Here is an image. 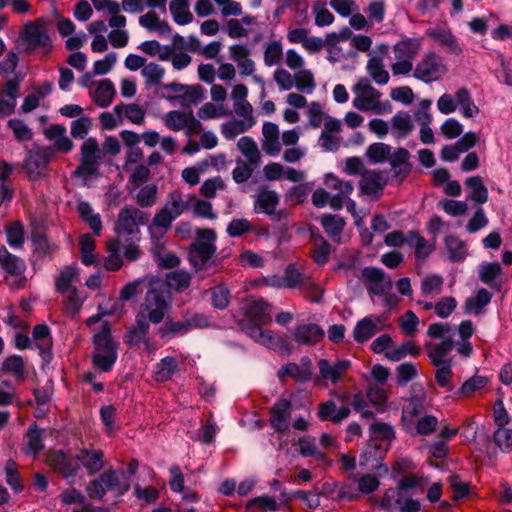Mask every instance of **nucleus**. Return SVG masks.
I'll return each mask as SVG.
<instances>
[{
    "mask_svg": "<svg viewBox=\"0 0 512 512\" xmlns=\"http://www.w3.org/2000/svg\"><path fill=\"white\" fill-rule=\"evenodd\" d=\"M237 146L252 165L259 164L260 153L253 138L249 136H243L238 140Z\"/></svg>",
    "mask_w": 512,
    "mask_h": 512,
    "instance_id": "nucleus-40",
    "label": "nucleus"
},
{
    "mask_svg": "<svg viewBox=\"0 0 512 512\" xmlns=\"http://www.w3.org/2000/svg\"><path fill=\"white\" fill-rule=\"evenodd\" d=\"M453 346V339L451 337H447L438 344L427 342L425 344V349L428 351V357L431 363L436 367H440L447 363L452 364V360L446 359V356L452 351Z\"/></svg>",
    "mask_w": 512,
    "mask_h": 512,
    "instance_id": "nucleus-18",
    "label": "nucleus"
},
{
    "mask_svg": "<svg viewBox=\"0 0 512 512\" xmlns=\"http://www.w3.org/2000/svg\"><path fill=\"white\" fill-rule=\"evenodd\" d=\"M121 246L119 240H109L107 242L109 255L104 260V268L107 271L115 272L121 269L123 265V260L120 256Z\"/></svg>",
    "mask_w": 512,
    "mask_h": 512,
    "instance_id": "nucleus-33",
    "label": "nucleus"
},
{
    "mask_svg": "<svg viewBox=\"0 0 512 512\" xmlns=\"http://www.w3.org/2000/svg\"><path fill=\"white\" fill-rule=\"evenodd\" d=\"M20 38L25 45L24 50L28 54L36 50H41L42 53L48 54L53 49L51 37L36 22H27L20 31Z\"/></svg>",
    "mask_w": 512,
    "mask_h": 512,
    "instance_id": "nucleus-5",
    "label": "nucleus"
},
{
    "mask_svg": "<svg viewBox=\"0 0 512 512\" xmlns=\"http://www.w3.org/2000/svg\"><path fill=\"white\" fill-rule=\"evenodd\" d=\"M493 442L503 453L512 451V429L497 428L493 433Z\"/></svg>",
    "mask_w": 512,
    "mask_h": 512,
    "instance_id": "nucleus-46",
    "label": "nucleus"
},
{
    "mask_svg": "<svg viewBox=\"0 0 512 512\" xmlns=\"http://www.w3.org/2000/svg\"><path fill=\"white\" fill-rule=\"evenodd\" d=\"M177 369V361L173 357L167 356L157 364L156 375L160 380L166 381L173 377Z\"/></svg>",
    "mask_w": 512,
    "mask_h": 512,
    "instance_id": "nucleus-53",
    "label": "nucleus"
},
{
    "mask_svg": "<svg viewBox=\"0 0 512 512\" xmlns=\"http://www.w3.org/2000/svg\"><path fill=\"white\" fill-rule=\"evenodd\" d=\"M370 432L373 435L371 439H377V441L388 442L395 437L393 428L382 422H375L370 425Z\"/></svg>",
    "mask_w": 512,
    "mask_h": 512,
    "instance_id": "nucleus-57",
    "label": "nucleus"
},
{
    "mask_svg": "<svg viewBox=\"0 0 512 512\" xmlns=\"http://www.w3.org/2000/svg\"><path fill=\"white\" fill-rule=\"evenodd\" d=\"M26 436L28 438L26 452L38 455L44 448L41 429L34 423L28 428Z\"/></svg>",
    "mask_w": 512,
    "mask_h": 512,
    "instance_id": "nucleus-42",
    "label": "nucleus"
},
{
    "mask_svg": "<svg viewBox=\"0 0 512 512\" xmlns=\"http://www.w3.org/2000/svg\"><path fill=\"white\" fill-rule=\"evenodd\" d=\"M164 74L165 69L154 62L145 65L141 71V75L145 78V84L148 87L160 84Z\"/></svg>",
    "mask_w": 512,
    "mask_h": 512,
    "instance_id": "nucleus-43",
    "label": "nucleus"
},
{
    "mask_svg": "<svg viewBox=\"0 0 512 512\" xmlns=\"http://www.w3.org/2000/svg\"><path fill=\"white\" fill-rule=\"evenodd\" d=\"M383 322L382 316L369 315L359 320L353 329V339L359 344L370 340L376 333L381 331L378 324Z\"/></svg>",
    "mask_w": 512,
    "mask_h": 512,
    "instance_id": "nucleus-12",
    "label": "nucleus"
},
{
    "mask_svg": "<svg viewBox=\"0 0 512 512\" xmlns=\"http://www.w3.org/2000/svg\"><path fill=\"white\" fill-rule=\"evenodd\" d=\"M0 266L12 276H20L26 268L24 260L10 253L5 246L0 248Z\"/></svg>",
    "mask_w": 512,
    "mask_h": 512,
    "instance_id": "nucleus-23",
    "label": "nucleus"
},
{
    "mask_svg": "<svg viewBox=\"0 0 512 512\" xmlns=\"http://www.w3.org/2000/svg\"><path fill=\"white\" fill-rule=\"evenodd\" d=\"M150 321L145 319L143 313H137L135 325H133L124 335V343L137 347L142 343L148 344L147 335L150 330Z\"/></svg>",
    "mask_w": 512,
    "mask_h": 512,
    "instance_id": "nucleus-17",
    "label": "nucleus"
},
{
    "mask_svg": "<svg viewBox=\"0 0 512 512\" xmlns=\"http://www.w3.org/2000/svg\"><path fill=\"white\" fill-rule=\"evenodd\" d=\"M411 154L403 147H399L391 152L388 159L391 169L393 170V176L398 178L400 182L412 172L413 163L410 162Z\"/></svg>",
    "mask_w": 512,
    "mask_h": 512,
    "instance_id": "nucleus-14",
    "label": "nucleus"
},
{
    "mask_svg": "<svg viewBox=\"0 0 512 512\" xmlns=\"http://www.w3.org/2000/svg\"><path fill=\"white\" fill-rule=\"evenodd\" d=\"M2 370L5 372H13L18 379L24 378V361L19 355H11L7 357L3 364Z\"/></svg>",
    "mask_w": 512,
    "mask_h": 512,
    "instance_id": "nucleus-61",
    "label": "nucleus"
},
{
    "mask_svg": "<svg viewBox=\"0 0 512 512\" xmlns=\"http://www.w3.org/2000/svg\"><path fill=\"white\" fill-rule=\"evenodd\" d=\"M224 257L216 255V245L213 243L192 242L188 248V259L195 271H206L212 265L221 264Z\"/></svg>",
    "mask_w": 512,
    "mask_h": 512,
    "instance_id": "nucleus-6",
    "label": "nucleus"
},
{
    "mask_svg": "<svg viewBox=\"0 0 512 512\" xmlns=\"http://www.w3.org/2000/svg\"><path fill=\"white\" fill-rule=\"evenodd\" d=\"M385 183H381L380 175L374 171H367L359 181L360 194L371 196L383 190Z\"/></svg>",
    "mask_w": 512,
    "mask_h": 512,
    "instance_id": "nucleus-31",
    "label": "nucleus"
},
{
    "mask_svg": "<svg viewBox=\"0 0 512 512\" xmlns=\"http://www.w3.org/2000/svg\"><path fill=\"white\" fill-rule=\"evenodd\" d=\"M77 276V271L75 268L71 266L65 267L64 270H62L57 277L55 281V288L56 291L64 294L68 292L73 286H71V282L73 279Z\"/></svg>",
    "mask_w": 512,
    "mask_h": 512,
    "instance_id": "nucleus-52",
    "label": "nucleus"
},
{
    "mask_svg": "<svg viewBox=\"0 0 512 512\" xmlns=\"http://www.w3.org/2000/svg\"><path fill=\"white\" fill-rule=\"evenodd\" d=\"M50 160V156L41 150L28 151L23 163V168L27 173L28 179L32 182L38 181L42 177V171L46 169Z\"/></svg>",
    "mask_w": 512,
    "mask_h": 512,
    "instance_id": "nucleus-11",
    "label": "nucleus"
},
{
    "mask_svg": "<svg viewBox=\"0 0 512 512\" xmlns=\"http://www.w3.org/2000/svg\"><path fill=\"white\" fill-rule=\"evenodd\" d=\"M451 262H461L466 258L465 243L455 235H448L444 240Z\"/></svg>",
    "mask_w": 512,
    "mask_h": 512,
    "instance_id": "nucleus-36",
    "label": "nucleus"
},
{
    "mask_svg": "<svg viewBox=\"0 0 512 512\" xmlns=\"http://www.w3.org/2000/svg\"><path fill=\"white\" fill-rule=\"evenodd\" d=\"M78 463L82 464L87 470L89 475H94L102 470L104 467V453L102 450H90V449H80L77 454Z\"/></svg>",
    "mask_w": 512,
    "mask_h": 512,
    "instance_id": "nucleus-22",
    "label": "nucleus"
},
{
    "mask_svg": "<svg viewBox=\"0 0 512 512\" xmlns=\"http://www.w3.org/2000/svg\"><path fill=\"white\" fill-rule=\"evenodd\" d=\"M190 200L194 203L193 213L196 217L214 220L217 215L213 212L212 204L209 201L197 199L194 195H189Z\"/></svg>",
    "mask_w": 512,
    "mask_h": 512,
    "instance_id": "nucleus-56",
    "label": "nucleus"
},
{
    "mask_svg": "<svg viewBox=\"0 0 512 512\" xmlns=\"http://www.w3.org/2000/svg\"><path fill=\"white\" fill-rule=\"evenodd\" d=\"M303 371L297 363L289 362L286 365H283L277 372V377L280 382L284 383L287 377H291L295 379L299 383H306L309 380L306 378H301Z\"/></svg>",
    "mask_w": 512,
    "mask_h": 512,
    "instance_id": "nucleus-47",
    "label": "nucleus"
},
{
    "mask_svg": "<svg viewBox=\"0 0 512 512\" xmlns=\"http://www.w3.org/2000/svg\"><path fill=\"white\" fill-rule=\"evenodd\" d=\"M417 375L416 366L411 362L402 363L396 368L397 383L399 385L407 384L417 377Z\"/></svg>",
    "mask_w": 512,
    "mask_h": 512,
    "instance_id": "nucleus-64",
    "label": "nucleus"
},
{
    "mask_svg": "<svg viewBox=\"0 0 512 512\" xmlns=\"http://www.w3.org/2000/svg\"><path fill=\"white\" fill-rule=\"evenodd\" d=\"M7 243L12 248H21L24 244V229L23 226L18 223L7 225L6 229Z\"/></svg>",
    "mask_w": 512,
    "mask_h": 512,
    "instance_id": "nucleus-50",
    "label": "nucleus"
},
{
    "mask_svg": "<svg viewBox=\"0 0 512 512\" xmlns=\"http://www.w3.org/2000/svg\"><path fill=\"white\" fill-rule=\"evenodd\" d=\"M421 47L419 38H404L393 46V51L397 59L411 60L418 54Z\"/></svg>",
    "mask_w": 512,
    "mask_h": 512,
    "instance_id": "nucleus-25",
    "label": "nucleus"
},
{
    "mask_svg": "<svg viewBox=\"0 0 512 512\" xmlns=\"http://www.w3.org/2000/svg\"><path fill=\"white\" fill-rule=\"evenodd\" d=\"M309 191L308 183L295 185L285 193V201L292 205L303 204L308 198Z\"/></svg>",
    "mask_w": 512,
    "mask_h": 512,
    "instance_id": "nucleus-49",
    "label": "nucleus"
},
{
    "mask_svg": "<svg viewBox=\"0 0 512 512\" xmlns=\"http://www.w3.org/2000/svg\"><path fill=\"white\" fill-rule=\"evenodd\" d=\"M492 299V293L485 288H480L475 297H469L465 301V313L474 312L479 314L483 307L487 306Z\"/></svg>",
    "mask_w": 512,
    "mask_h": 512,
    "instance_id": "nucleus-37",
    "label": "nucleus"
},
{
    "mask_svg": "<svg viewBox=\"0 0 512 512\" xmlns=\"http://www.w3.org/2000/svg\"><path fill=\"white\" fill-rule=\"evenodd\" d=\"M280 203V195L275 190L260 189L253 204L256 214H273Z\"/></svg>",
    "mask_w": 512,
    "mask_h": 512,
    "instance_id": "nucleus-19",
    "label": "nucleus"
},
{
    "mask_svg": "<svg viewBox=\"0 0 512 512\" xmlns=\"http://www.w3.org/2000/svg\"><path fill=\"white\" fill-rule=\"evenodd\" d=\"M245 315L262 326L272 321L270 305L264 299H259L248 305Z\"/></svg>",
    "mask_w": 512,
    "mask_h": 512,
    "instance_id": "nucleus-24",
    "label": "nucleus"
},
{
    "mask_svg": "<svg viewBox=\"0 0 512 512\" xmlns=\"http://www.w3.org/2000/svg\"><path fill=\"white\" fill-rule=\"evenodd\" d=\"M104 157V153L99 147L96 138L89 137L80 148V164L72 172V178H82L88 180L90 177L99 176V166Z\"/></svg>",
    "mask_w": 512,
    "mask_h": 512,
    "instance_id": "nucleus-4",
    "label": "nucleus"
},
{
    "mask_svg": "<svg viewBox=\"0 0 512 512\" xmlns=\"http://www.w3.org/2000/svg\"><path fill=\"white\" fill-rule=\"evenodd\" d=\"M7 126L13 131L17 141H30L33 137L32 130L20 119H10Z\"/></svg>",
    "mask_w": 512,
    "mask_h": 512,
    "instance_id": "nucleus-58",
    "label": "nucleus"
},
{
    "mask_svg": "<svg viewBox=\"0 0 512 512\" xmlns=\"http://www.w3.org/2000/svg\"><path fill=\"white\" fill-rule=\"evenodd\" d=\"M316 239L320 241V245L314 246L311 256L317 265H324L329 260V256L331 253V245L320 234L317 235Z\"/></svg>",
    "mask_w": 512,
    "mask_h": 512,
    "instance_id": "nucleus-48",
    "label": "nucleus"
},
{
    "mask_svg": "<svg viewBox=\"0 0 512 512\" xmlns=\"http://www.w3.org/2000/svg\"><path fill=\"white\" fill-rule=\"evenodd\" d=\"M240 329L251 339H254L256 342H259L261 336L263 335L262 325L257 323L256 321H252L251 318L245 315L243 319H241L238 323Z\"/></svg>",
    "mask_w": 512,
    "mask_h": 512,
    "instance_id": "nucleus-59",
    "label": "nucleus"
},
{
    "mask_svg": "<svg viewBox=\"0 0 512 512\" xmlns=\"http://www.w3.org/2000/svg\"><path fill=\"white\" fill-rule=\"evenodd\" d=\"M159 285H165L166 289H172L177 292L186 290L191 284V275L183 270L169 272L165 281L157 282Z\"/></svg>",
    "mask_w": 512,
    "mask_h": 512,
    "instance_id": "nucleus-26",
    "label": "nucleus"
},
{
    "mask_svg": "<svg viewBox=\"0 0 512 512\" xmlns=\"http://www.w3.org/2000/svg\"><path fill=\"white\" fill-rule=\"evenodd\" d=\"M134 496L138 500L143 501L146 505H153L158 501L160 492L154 486L142 487L136 484L134 486Z\"/></svg>",
    "mask_w": 512,
    "mask_h": 512,
    "instance_id": "nucleus-54",
    "label": "nucleus"
},
{
    "mask_svg": "<svg viewBox=\"0 0 512 512\" xmlns=\"http://www.w3.org/2000/svg\"><path fill=\"white\" fill-rule=\"evenodd\" d=\"M367 292L370 296H382L392 289V280L381 268L367 266L361 270Z\"/></svg>",
    "mask_w": 512,
    "mask_h": 512,
    "instance_id": "nucleus-7",
    "label": "nucleus"
},
{
    "mask_svg": "<svg viewBox=\"0 0 512 512\" xmlns=\"http://www.w3.org/2000/svg\"><path fill=\"white\" fill-rule=\"evenodd\" d=\"M390 443L370 439L364 452L361 455L360 465H365L370 460L379 461L385 457Z\"/></svg>",
    "mask_w": 512,
    "mask_h": 512,
    "instance_id": "nucleus-27",
    "label": "nucleus"
},
{
    "mask_svg": "<svg viewBox=\"0 0 512 512\" xmlns=\"http://www.w3.org/2000/svg\"><path fill=\"white\" fill-rule=\"evenodd\" d=\"M169 10L174 22L178 25H187L193 20L188 0H171Z\"/></svg>",
    "mask_w": 512,
    "mask_h": 512,
    "instance_id": "nucleus-30",
    "label": "nucleus"
},
{
    "mask_svg": "<svg viewBox=\"0 0 512 512\" xmlns=\"http://www.w3.org/2000/svg\"><path fill=\"white\" fill-rule=\"evenodd\" d=\"M94 351L91 355L93 366L103 373L112 371L117 359L119 344L112 337L109 322H103L101 330L92 337Z\"/></svg>",
    "mask_w": 512,
    "mask_h": 512,
    "instance_id": "nucleus-1",
    "label": "nucleus"
},
{
    "mask_svg": "<svg viewBox=\"0 0 512 512\" xmlns=\"http://www.w3.org/2000/svg\"><path fill=\"white\" fill-rule=\"evenodd\" d=\"M116 94L115 86L110 79L101 80L94 92V102L101 108L108 107Z\"/></svg>",
    "mask_w": 512,
    "mask_h": 512,
    "instance_id": "nucleus-28",
    "label": "nucleus"
},
{
    "mask_svg": "<svg viewBox=\"0 0 512 512\" xmlns=\"http://www.w3.org/2000/svg\"><path fill=\"white\" fill-rule=\"evenodd\" d=\"M446 72L445 65L442 63L441 58L434 52H429L417 64L413 76L423 81L424 83H431L437 80L441 74Z\"/></svg>",
    "mask_w": 512,
    "mask_h": 512,
    "instance_id": "nucleus-8",
    "label": "nucleus"
},
{
    "mask_svg": "<svg viewBox=\"0 0 512 512\" xmlns=\"http://www.w3.org/2000/svg\"><path fill=\"white\" fill-rule=\"evenodd\" d=\"M320 223L325 233L332 239L340 238L346 224L343 217L333 214H323Z\"/></svg>",
    "mask_w": 512,
    "mask_h": 512,
    "instance_id": "nucleus-29",
    "label": "nucleus"
},
{
    "mask_svg": "<svg viewBox=\"0 0 512 512\" xmlns=\"http://www.w3.org/2000/svg\"><path fill=\"white\" fill-rule=\"evenodd\" d=\"M257 165L246 163L242 160L237 161V166L232 170V178L237 184L245 183L252 175Z\"/></svg>",
    "mask_w": 512,
    "mask_h": 512,
    "instance_id": "nucleus-63",
    "label": "nucleus"
},
{
    "mask_svg": "<svg viewBox=\"0 0 512 512\" xmlns=\"http://www.w3.org/2000/svg\"><path fill=\"white\" fill-rule=\"evenodd\" d=\"M92 127V120L88 116H82L71 123V136L75 139H84Z\"/></svg>",
    "mask_w": 512,
    "mask_h": 512,
    "instance_id": "nucleus-62",
    "label": "nucleus"
},
{
    "mask_svg": "<svg viewBox=\"0 0 512 512\" xmlns=\"http://www.w3.org/2000/svg\"><path fill=\"white\" fill-rule=\"evenodd\" d=\"M426 35L440 45L445 46L449 53L457 56L462 54V48L450 30L440 27L429 28L426 30Z\"/></svg>",
    "mask_w": 512,
    "mask_h": 512,
    "instance_id": "nucleus-21",
    "label": "nucleus"
},
{
    "mask_svg": "<svg viewBox=\"0 0 512 512\" xmlns=\"http://www.w3.org/2000/svg\"><path fill=\"white\" fill-rule=\"evenodd\" d=\"M165 125L173 131H180L187 127L191 132L198 133L201 129V123L194 116L193 112L185 114L180 111H170L166 114Z\"/></svg>",
    "mask_w": 512,
    "mask_h": 512,
    "instance_id": "nucleus-16",
    "label": "nucleus"
},
{
    "mask_svg": "<svg viewBox=\"0 0 512 512\" xmlns=\"http://www.w3.org/2000/svg\"><path fill=\"white\" fill-rule=\"evenodd\" d=\"M292 335L298 345L313 346L324 338L325 332L318 324L303 323L295 327Z\"/></svg>",
    "mask_w": 512,
    "mask_h": 512,
    "instance_id": "nucleus-15",
    "label": "nucleus"
},
{
    "mask_svg": "<svg viewBox=\"0 0 512 512\" xmlns=\"http://www.w3.org/2000/svg\"><path fill=\"white\" fill-rule=\"evenodd\" d=\"M205 97V89L199 85H187L183 94L177 96L182 100V106L189 104H198Z\"/></svg>",
    "mask_w": 512,
    "mask_h": 512,
    "instance_id": "nucleus-45",
    "label": "nucleus"
},
{
    "mask_svg": "<svg viewBox=\"0 0 512 512\" xmlns=\"http://www.w3.org/2000/svg\"><path fill=\"white\" fill-rule=\"evenodd\" d=\"M291 402L287 399H278L270 409V426L275 432L284 434L289 431L291 420Z\"/></svg>",
    "mask_w": 512,
    "mask_h": 512,
    "instance_id": "nucleus-10",
    "label": "nucleus"
},
{
    "mask_svg": "<svg viewBox=\"0 0 512 512\" xmlns=\"http://www.w3.org/2000/svg\"><path fill=\"white\" fill-rule=\"evenodd\" d=\"M211 304L215 309L224 310L230 302V291L224 285H217L210 289Z\"/></svg>",
    "mask_w": 512,
    "mask_h": 512,
    "instance_id": "nucleus-44",
    "label": "nucleus"
},
{
    "mask_svg": "<svg viewBox=\"0 0 512 512\" xmlns=\"http://www.w3.org/2000/svg\"><path fill=\"white\" fill-rule=\"evenodd\" d=\"M49 465L66 479L76 476L80 469L77 457L72 458L62 450L55 451L49 456Z\"/></svg>",
    "mask_w": 512,
    "mask_h": 512,
    "instance_id": "nucleus-13",
    "label": "nucleus"
},
{
    "mask_svg": "<svg viewBox=\"0 0 512 512\" xmlns=\"http://www.w3.org/2000/svg\"><path fill=\"white\" fill-rule=\"evenodd\" d=\"M456 102L462 108V115L466 118H472L479 113L478 106L473 102L470 92L467 88L462 87L455 94Z\"/></svg>",
    "mask_w": 512,
    "mask_h": 512,
    "instance_id": "nucleus-38",
    "label": "nucleus"
},
{
    "mask_svg": "<svg viewBox=\"0 0 512 512\" xmlns=\"http://www.w3.org/2000/svg\"><path fill=\"white\" fill-rule=\"evenodd\" d=\"M392 147L389 144L376 142L371 144L367 151L366 156L374 163H383L390 157Z\"/></svg>",
    "mask_w": 512,
    "mask_h": 512,
    "instance_id": "nucleus-41",
    "label": "nucleus"
},
{
    "mask_svg": "<svg viewBox=\"0 0 512 512\" xmlns=\"http://www.w3.org/2000/svg\"><path fill=\"white\" fill-rule=\"evenodd\" d=\"M114 232L116 238L112 240H119L120 245H122V242H128L130 239H141L140 228L136 227V222H134L132 214L129 213L128 205L120 210L114 225Z\"/></svg>",
    "mask_w": 512,
    "mask_h": 512,
    "instance_id": "nucleus-9",
    "label": "nucleus"
},
{
    "mask_svg": "<svg viewBox=\"0 0 512 512\" xmlns=\"http://www.w3.org/2000/svg\"><path fill=\"white\" fill-rule=\"evenodd\" d=\"M171 305V291L166 289L165 285L150 282L144 303L141 304L138 313H143L145 319L149 320L152 324H160L165 319V315L171 308Z\"/></svg>",
    "mask_w": 512,
    "mask_h": 512,
    "instance_id": "nucleus-3",
    "label": "nucleus"
},
{
    "mask_svg": "<svg viewBox=\"0 0 512 512\" xmlns=\"http://www.w3.org/2000/svg\"><path fill=\"white\" fill-rule=\"evenodd\" d=\"M452 376V364L447 363L446 365L437 367L435 372V381L439 387L445 388L448 392H451L454 389Z\"/></svg>",
    "mask_w": 512,
    "mask_h": 512,
    "instance_id": "nucleus-55",
    "label": "nucleus"
},
{
    "mask_svg": "<svg viewBox=\"0 0 512 512\" xmlns=\"http://www.w3.org/2000/svg\"><path fill=\"white\" fill-rule=\"evenodd\" d=\"M351 366V361L347 359L337 360L334 365H331L328 359H320L318 361V368L320 376L324 380H329L333 384H336L342 374L349 369Z\"/></svg>",
    "mask_w": 512,
    "mask_h": 512,
    "instance_id": "nucleus-20",
    "label": "nucleus"
},
{
    "mask_svg": "<svg viewBox=\"0 0 512 512\" xmlns=\"http://www.w3.org/2000/svg\"><path fill=\"white\" fill-rule=\"evenodd\" d=\"M467 187L471 189L470 199L478 204H484L488 201V189L483 184L480 176L468 177L465 181Z\"/></svg>",
    "mask_w": 512,
    "mask_h": 512,
    "instance_id": "nucleus-35",
    "label": "nucleus"
},
{
    "mask_svg": "<svg viewBox=\"0 0 512 512\" xmlns=\"http://www.w3.org/2000/svg\"><path fill=\"white\" fill-rule=\"evenodd\" d=\"M162 322V325L157 329V334L166 341L184 336L192 330L206 329L212 325L210 318L205 313L195 312L190 309L183 313L181 320H174L168 316Z\"/></svg>",
    "mask_w": 512,
    "mask_h": 512,
    "instance_id": "nucleus-2",
    "label": "nucleus"
},
{
    "mask_svg": "<svg viewBox=\"0 0 512 512\" xmlns=\"http://www.w3.org/2000/svg\"><path fill=\"white\" fill-rule=\"evenodd\" d=\"M502 272L498 262L484 263L479 271V279L484 284H491Z\"/></svg>",
    "mask_w": 512,
    "mask_h": 512,
    "instance_id": "nucleus-60",
    "label": "nucleus"
},
{
    "mask_svg": "<svg viewBox=\"0 0 512 512\" xmlns=\"http://www.w3.org/2000/svg\"><path fill=\"white\" fill-rule=\"evenodd\" d=\"M367 71L372 79L379 85L388 83L390 76L383 65V59L380 56H373L367 62Z\"/></svg>",
    "mask_w": 512,
    "mask_h": 512,
    "instance_id": "nucleus-34",
    "label": "nucleus"
},
{
    "mask_svg": "<svg viewBox=\"0 0 512 512\" xmlns=\"http://www.w3.org/2000/svg\"><path fill=\"white\" fill-rule=\"evenodd\" d=\"M488 379L484 376L475 375L467 379L456 392L459 396H470L472 393L484 388Z\"/></svg>",
    "mask_w": 512,
    "mask_h": 512,
    "instance_id": "nucleus-51",
    "label": "nucleus"
},
{
    "mask_svg": "<svg viewBox=\"0 0 512 512\" xmlns=\"http://www.w3.org/2000/svg\"><path fill=\"white\" fill-rule=\"evenodd\" d=\"M393 129L397 130L398 138H406L414 129L410 115L405 111L397 112L391 119Z\"/></svg>",
    "mask_w": 512,
    "mask_h": 512,
    "instance_id": "nucleus-39",
    "label": "nucleus"
},
{
    "mask_svg": "<svg viewBox=\"0 0 512 512\" xmlns=\"http://www.w3.org/2000/svg\"><path fill=\"white\" fill-rule=\"evenodd\" d=\"M258 343L273 350H280L287 355L291 354L293 351V347L283 336L275 335L271 330H264Z\"/></svg>",
    "mask_w": 512,
    "mask_h": 512,
    "instance_id": "nucleus-32",
    "label": "nucleus"
}]
</instances>
